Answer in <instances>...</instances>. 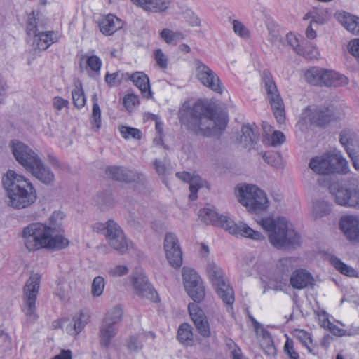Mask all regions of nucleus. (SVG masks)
I'll return each instance as SVG.
<instances>
[{"instance_id": "63", "label": "nucleus", "mask_w": 359, "mask_h": 359, "mask_svg": "<svg viewBox=\"0 0 359 359\" xmlns=\"http://www.w3.org/2000/svg\"><path fill=\"white\" fill-rule=\"evenodd\" d=\"M7 85L3 76L0 74V104L4 103V97L6 94Z\"/></svg>"}, {"instance_id": "15", "label": "nucleus", "mask_w": 359, "mask_h": 359, "mask_svg": "<svg viewBox=\"0 0 359 359\" xmlns=\"http://www.w3.org/2000/svg\"><path fill=\"white\" fill-rule=\"evenodd\" d=\"M110 247L119 254H125L128 250V241L121 226L113 219L107 221V231L104 234Z\"/></svg>"}, {"instance_id": "31", "label": "nucleus", "mask_w": 359, "mask_h": 359, "mask_svg": "<svg viewBox=\"0 0 359 359\" xmlns=\"http://www.w3.org/2000/svg\"><path fill=\"white\" fill-rule=\"evenodd\" d=\"M88 320L89 316L83 312L74 315L72 321L65 327L67 333L72 336H76L84 329Z\"/></svg>"}, {"instance_id": "4", "label": "nucleus", "mask_w": 359, "mask_h": 359, "mask_svg": "<svg viewBox=\"0 0 359 359\" xmlns=\"http://www.w3.org/2000/svg\"><path fill=\"white\" fill-rule=\"evenodd\" d=\"M13 154L16 161L34 177L45 185H52L55 175L39 155L25 144L18 142L13 144Z\"/></svg>"}, {"instance_id": "19", "label": "nucleus", "mask_w": 359, "mask_h": 359, "mask_svg": "<svg viewBox=\"0 0 359 359\" xmlns=\"http://www.w3.org/2000/svg\"><path fill=\"white\" fill-rule=\"evenodd\" d=\"M164 250L166 258L174 268H180L182 264V252L177 236L167 233L164 238Z\"/></svg>"}, {"instance_id": "32", "label": "nucleus", "mask_w": 359, "mask_h": 359, "mask_svg": "<svg viewBox=\"0 0 359 359\" xmlns=\"http://www.w3.org/2000/svg\"><path fill=\"white\" fill-rule=\"evenodd\" d=\"M177 340L184 346H193L196 344V339L193 333V327L187 323H182L177 330Z\"/></svg>"}, {"instance_id": "38", "label": "nucleus", "mask_w": 359, "mask_h": 359, "mask_svg": "<svg viewBox=\"0 0 359 359\" xmlns=\"http://www.w3.org/2000/svg\"><path fill=\"white\" fill-rule=\"evenodd\" d=\"M331 205L324 200H318L313 205L312 214L315 218H320L329 215Z\"/></svg>"}, {"instance_id": "10", "label": "nucleus", "mask_w": 359, "mask_h": 359, "mask_svg": "<svg viewBox=\"0 0 359 359\" xmlns=\"http://www.w3.org/2000/svg\"><path fill=\"white\" fill-rule=\"evenodd\" d=\"M207 273L219 297L231 309L234 302L233 288L226 283L221 268L213 262L207 265Z\"/></svg>"}, {"instance_id": "20", "label": "nucleus", "mask_w": 359, "mask_h": 359, "mask_svg": "<svg viewBox=\"0 0 359 359\" xmlns=\"http://www.w3.org/2000/svg\"><path fill=\"white\" fill-rule=\"evenodd\" d=\"M190 317L198 331L205 338L211 336L210 324L204 311L196 303H190L188 305Z\"/></svg>"}, {"instance_id": "18", "label": "nucleus", "mask_w": 359, "mask_h": 359, "mask_svg": "<svg viewBox=\"0 0 359 359\" xmlns=\"http://www.w3.org/2000/svg\"><path fill=\"white\" fill-rule=\"evenodd\" d=\"M133 285L139 296L145 297L153 302L158 301L156 291L148 281V278L142 269H136L131 276Z\"/></svg>"}, {"instance_id": "9", "label": "nucleus", "mask_w": 359, "mask_h": 359, "mask_svg": "<svg viewBox=\"0 0 359 359\" xmlns=\"http://www.w3.org/2000/svg\"><path fill=\"white\" fill-rule=\"evenodd\" d=\"M123 310L117 305L107 311L99 327L100 344L102 347L109 348L111 340L118 332V324L122 320Z\"/></svg>"}, {"instance_id": "39", "label": "nucleus", "mask_w": 359, "mask_h": 359, "mask_svg": "<svg viewBox=\"0 0 359 359\" xmlns=\"http://www.w3.org/2000/svg\"><path fill=\"white\" fill-rule=\"evenodd\" d=\"M72 97L74 105L78 108L83 107L86 102V99L82 88V85L76 86L72 91Z\"/></svg>"}, {"instance_id": "40", "label": "nucleus", "mask_w": 359, "mask_h": 359, "mask_svg": "<svg viewBox=\"0 0 359 359\" xmlns=\"http://www.w3.org/2000/svg\"><path fill=\"white\" fill-rule=\"evenodd\" d=\"M39 18L35 16L34 11H32L30 14H29L26 29L27 35L34 36L35 34L39 32V27L43 28L42 25H39Z\"/></svg>"}, {"instance_id": "61", "label": "nucleus", "mask_w": 359, "mask_h": 359, "mask_svg": "<svg viewBox=\"0 0 359 359\" xmlns=\"http://www.w3.org/2000/svg\"><path fill=\"white\" fill-rule=\"evenodd\" d=\"M347 154L351 158L355 169L359 170V151H356V149H354L347 152Z\"/></svg>"}, {"instance_id": "8", "label": "nucleus", "mask_w": 359, "mask_h": 359, "mask_svg": "<svg viewBox=\"0 0 359 359\" xmlns=\"http://www.w3.org/2000/svg\"><path fill=\"white\" fill-rule=\"evenodd\" d=\"M238 201L251 212H259L269 206L266 193L255 185H246L238 189Z\"/></svg>"}, {"instance_id": "52", "label": "nucleus", "mask_w": 359, "mask_h": 359, "mask_svg": "<svg viewBox=\"0 0 359 359\" xmlns=\"http://www.w3.org/2000/svg\"><path fill=\"white\" fill-rule=\"evenodd\" d=\"M128 268L125 265H117L112 269L108 270L107 273L112 277L123 276L128 273Z\"/></svg>"}, {"instance_id": "57", "label": "nucleus", "mask_w": 359, "mask_h": 359, "mask_svg": "<svg viewBox=\"0 0 359 359\" xmlns=\"http://www.w3.org/2000/svg\"><path fill=\"white\" fill-rule=\"evenodd\" d=\"M311 19V22H315L319 25L324 24L325 20L323 18L320 17L317 11H311L307 13L304 17V20Z\"/></svg>"}, {"instance_id": "22", "label": "nucleus", "mask_w": 359, "mask_h": 359, "mask_svg": "<svg viewBox=\"0 0 359 359\" xmlns=\"http://www.w3.org/2000/svg\"><path fill=\"white\" fill-rule=\"evenodd\" d=\"M339 225L349 241L359 242V217L354 215L343 217Z\"/></svg>"}, {"instance_id": "7", "label": "nucleus", "mask_w": 359, "mask_h": 359, "mask_svg": "<svg viewBox=\"0 0 359 359\" xmlns=\"http://www.w3.org/2000/svg\"><path fill=\"white\" fill-rule=\"evenodd\" d=\"M309 167L318 175L335 172L346 174L349 169L348 161L341 155L330 152L313 157L310 160Z\"/></svg>"}, {"instance_id": "30", "label": "nucleus", "mask_w": 359, "mask_h": 359, "mask_svg": "<svg viewBox=\"0 0 359 359\" xmlns=\"http://www.w3.org/2000/svg\"><path fill=\"white\" fill-rule=\"evenodd\" d=\"M339 142L346 152L351 151L359 145V135L353 128H345L340 133Z\"/></svg>"}, {"instance_id": "36", "label": "nucleus", "mask_w": 359, "mask_h": 359, "mask_svg": "<svg viewBox=\"0 0 359 359\" xmlns=\"http://www.w3.org/2000/svg\"><path fill=\"white\" fill-rule=\"evenodd\" d=\"M332 264L334 268L338 270L341 273L349 277L358 276V272L351 266H348L344 263L340 259L337 257H332L330 259Z\"/></svg>"}, {"instance_id": "54", "label": "nucleus", "mask_w": 359, "mask_h": 359, "mask_svg": "<svg viewBox=\"0 0 359 359\" xmlns=\"http://www.w3.org/2000/svg\"><path fill=\"white\" fill-rule=\"evenodd\" d=\"M138 103L139 97L134 94H127L123 98V104L127 109H132Z\"/></svg>"}, {"instance_id": "51", "label": "nucleus", "mask_w": 359, "mask_h": 359, "mask_svg": "<svg viewBox=\"0 0 359 359\" xmlns=\"http://www.w3.org/2000/svg\"><path fill=\"white\" fill-rule=\"evenodd\" d=\"M154 58L157 65L161 69H166L168 67V57L163 53L161 49H157L154 51Z\"/></svg>"}, {"instance_id": "60", "label": "nucleus", "mask_w": 359, "mask_h": 359, "mask_svg": "<svg viewBox=\"0 0 359 359\" xmlns=\"http://www.w3.org/2000/svg\"><path fill=\"white\" fill-rule=\"evenodd\" d=\"M348 50L353 56L359 57V39H355L349 42Z\"/></svg>"}, {"instance_id": "6", "label": "nucleus", "mask_w": 359, "mask_h": 359, "mask_svg": "<svg viewBox=\"0 0 359 359\" xmlns=\"http://www.w3.org/2000/svg\"><path fill=\"white\" fill-rule=\"evenodd\" d=\"M199 216L206 224L220 226L236 236H240L255 241L265 240V236L261 232L255 231L245 223H235L229 216L219 214L215 210L201 209L199 211Z\"/></svg>"}, {"instance_id": "50", "label": "nucleus", "mask_w": 359, "mask_h": 359, "mask_svg": "<svg viewBox=\"0 0 359 359\" xmlns=\"http://www.w3.org/2000/svg\"><path fill=\"white\" fill-rule=\"evenodd\" d=\"M97 202L102 210L107 208V207L113 205L114 203V198L111 194L98 195Z\"/></svg>"}, {"instance_id": "35", "label": "nucleus", "mask_w": 359, "mask_h": 359, "mask_svg": "<svg viewBox=\"0 0 359 359\" xmlns=\"http://www.w3.org/2000/svg\"><path fill=\"white\" fill-rule=\"evenodd\" d=\"M160 36L168 45H176L177 41L184 39V35L180 32H174L165 28L160 32Z\"/></svg>"}, {"instance_id": "21", "label": "nucleus", "mask_w": 359, "mask_h": 359, "mask_svg": "<svg viewBox=\"0 0 359 359\" xmlns=\"http://www.w3.org/2000/svg\"><path fill=\"white\" fill-rule=\"evenodd\" d=\"M105 173L108 177L118 182L130 183L140 180L139 174L132 170H128L123 166H107Z\"/></svg>"}, {"instance_id": "24", "label": "nucleus", "mask_w": 359, "mask_h": 359, "mask_svg": "<svg viewBox=\"0 0 359 359\" xmlns=\"http://www.w3.org/2000/svg\"><path fill=\"white\" fill-rule=\"evenodd\" d=\"M320 85L325 86H341L348 83V79L337 72L320 68Z\"/></svg>"}, {"instance_id": "25", "label": "nucleus", "mask_w": 359, "mask_h": 359, "mask_svg": "<svg viewBox=\"0 0 359 359\" xmlns=\"http://www.w3.org/2000/svg\"><path fill=\"white\" fill-rule=\"evenodd\" d=\"M240 142L245 148H254L259 140V132L255 124H245L241 128Z\"/></svg>"}, {"instance_id": "55", "label": "nucleus", "mask_w": 359, "mask_h": 359, "mask_svg": "<svg viewBox=\"0 0 359 359\" xmlns=\"http://www.w3.org/2000/svg\"><path fill=\"white\" fill-rule=\"evenodd\" d=\"M285 141V136L281 131L276 130L271 135V145L273 147L280 145Z\"/></svg>"}, {"instance_id": "33", "label": "nucleus", "mask_w": 359, "mask_h": 359, "mask_svg": "<svg viewBox=\"0 0 359 359\" xmlns=\"http://www.w3.org/2000/svg\"><path fill=\"white\" fill-rule=\"evenodd\" d=\"M54 34L53 31L39 32L34 36L33 47L40 50H46L56 41L53 38Z\"/></svg>"}, {"instance_id": "13", "label": "nucleus", "mask_w": 359, "mask_h": 359, "mask_svg": "<svg viewBox=\"0 0 359 359\" xmlns=\"http://www.w3.org/2000/svg\"><path fill=\"white\" fill-rule=\"evenodd\" d=\"M194 64L196 78L201 83L212 91L222 94L224 90V86L218 75L200 60H194Z\"/></svg>"}, {"instance_id": "47", "label": "nucleus", "mask_w": 359, "mask_h": 359, "mask_svg": "<svg viewBox=\"0 0 359 359\" xmlns=\"http://www.w3.org/2000/svg\"><path fill=\"white\" fill-rule=\"evenodd\" d=\"M86 59V64L88 67L94 72L100 73L102 67V60L97 55L88 56L87 55H82V59Z\"/></svg>"}, {"instance_id": "45", "label": "nucleus", "mask_w": 359, "mask_h": 359, "mask_svg": "<svg viewBox=\"0 0 359 359\" xmlns=\"http://www.w3.org/2000/svg\"><path fill=\"white\" fill-rule=\"evenodd\" d=\"M119 131L124 139L130 137L140 140L142 138V131L137 128L122 126L119 128Z\"/></svg>"}, {"instance_id": "42", "label": "nucleus", "mask_w": 359, "mask_h": 359, "mask_svg": "<svg viewBox=\"0 0 359 359\" xmlns=\"http://www.w3.org/2000/svg\"><path fill=\"white\" fill-rule=\"evenodd\" d=\"M305 79L308 83L313 86L320 85V68L313 67L305 73Z\"/></svg>"}, {"instance_id": "23", "label": "nucleus", "mask_w": 359, "mask_h": 359, "mask_svg": "<svg viewBox=\"0 0 359 359\" xmlns=\"http://www.w3.org/2000/svg\"><path fill=\"white\" fill-rule=\"evenodd\" d=\"M313 283L314 278L312 274L303 269L294 270L290 278V285L296 290H302L312 286Z\"/></svg>"}, {"instance_id": "64", "label": "nucleus", "mask_w": 359, "mask_h": 359, "mask_svg": "<svg viewBox=\"0 0 359 359\" xmlns=\"http://www.w3.org/2000/svg\"><path fill=\"white\" fill-rule=\"evenodd\" d=\"M276 154L273 153H264L263 154V158L264 160L269 165H271L272 166H276Z\"/></svg>"}, {"instance_id": "44", "label": "nucleus", "mask_w": 359, "mask_h": 359, "mask_svg": "<svg viewBox=\"0 0 359 359\" xmlns=\"http://www.w3.org/2000/svg\"><path fill=\"white\" fill-rule=\"evenodd\" d=\"M105 287V280L102 276H96L91 285V293L93 297H100Z\"/></svg>"}, {"instance_id": "3", "label": "nucleus", "mask_w": 359, "mask_h": 359, "mask_svg": "<svg viewBox=\"0 0 359 359\" xmlns=\"http://www.w3.org/2000/svg\"><path fill=\"white\" fill-rule=\"evenodd\" d=\"M6 191L8 205L16 210L27 208L37 200V191L30 180L15 171L9 170L2 177Z\"/></svg>"}, {"instance_id": "14", "label": "nucleus", "mask_w": 359, "mask_h": 359, "mask_svg": "<svg viewBox=\"0 0 359 359\" xmlns=\"http://www.w3.org/2000/svg\"><path fill=\"white\" fill-rule=\"evenodd\" d=\"M182 277L188 295L194 302H201L205 296V287L198 274L194 269L184 267Z\"/></svg>"}, {"instance_id": "26", "label": "nucleus", "mask_w": 359, "mask_h": 359, "mask_svg": "<svg viewBox=\"0 0 359 359\" xmlns=\"http://www.w3.org/2000/svg\"><path fill=\"white\" fill-rule=\"evenodd\" d=\"M133 3L144 11L152 13L165 11L172 4L170 0H131Z\"/></svg>"}, {"instance_id": "2", "label": "nucleus", "mask_w": 359, "mask_h": 359, "mask_svg": "<svg viewBox=\"0 0 359 359\" xmlns=\"http://www.w3.org/2000/svg\"><path fill=\"white\" fill-rule=\"evenodd\" d=\"M54 229L41 222L31 223L23 228L22 237L29 252L46 249L57 251L67 248L69 241L61 234L54 235Z\"/></svg>"}, {"instance_id": "12", "label": "nucleus", "mask_w": 359, "mask_h": 359, "mask_svg": "<svg viewBox=\"0 0 359 359\" xmlns=\"http://www.w3.org/2000/svg\"><path fill=\"white\" fill-rule=\"evenodd\" d=\"M263 81L273 114L278 123L282 124L285 120L284 103L269 72L264 71Z\"/></svg>"}, {"instance_id": "48", "label": "nucleus", "mask_w": 359, "mask_h": 359, "mask_svg": "<svg viewBox=\"0 0 359 359\" xmlns=\"http://www.w3.org/2000/svg\"><path fill=\"white\" fill-rule=\"evenodd\" d=\"M123 79V73L121 71L116 72L114 73H107L105 75L106 83L111 86H114L121 83Z\"/></svg>"}, {"instance_id": "53", "label": "nucleus", "mask_w": 359, "mask_h": 359, "mask_svg": "<svg viewBox=\"0 0 359 359\" xmlns=\"http://www.w3.org/2000/svg\"><path fill=\"white\" fill-rule=\"evenodd\" d=\"M127 346L130 351H138L142 348L143 344L140 340L138 336H131L129 339Z\"/></svg>"}, {"instance_id": "16", "label": "nucleus", "mask_w": 359, "mask_h": 359, "mask_svg": "<svg viewBox=\"0 0 359 359\" xmlns=\"http://www.w3.org/2000/svg\"><path fill=\"white\" fill-rule=\"evenodd\" d=\"M330 192L334 196L337 204L359 208V187L351 190L339 183H332L329 187Z\"/></svg>"}, {"instance_id": "59", "label": "nucleus", "mask_w": 359, "mask_h": 359, "mask_svg": "<svg viewBox=\"0 0 359 359\" xmlns=\"http://www.w3.org/2000/svg\"><path fill=\"white\" fill-rule=\"evenodd\" d=\"M186 18L187 22L192 27H198L201 25V20L199 18L191 11L187 13Z\"/></svg>"}, {"instance_id": "46", "label": "nucleus", "mask_w": 359, "mask_h": 359, "mask_svg": "<svg viewBox=\"0 0 359 359\" xmlns=\"http://www.w3.org/2000/svg\"><path fill=\"white\" fill-rule=\"evenodd\" d=\"M232 25L233 30L236 35L245 39H248L250 37V32L249 29L243 22L238 20H233Z\"/></svg>"}, {"instance_id": "27", "label": "nucleus", "mask_w": 359, "mask_h": 359, "mask_svg": "<svg viewBox=\"0 0 359 359\" xmlns=\"http://www.w3.org/2000/svg\"><path fill=\"white\" fill-rule=\"evenodd\" d=\"M335 16L347 31L353 34L359 35V17L345 11L337 12Z\"/></svg>"}, {"instance_id": "11", "label": "nucleus", "mask_w": 359, "mask_h": 359, "mask_svg": "<svg viewBox=\"0 0 359 359\" xmlns=\"http://www.w3.org/2000/svg\"><path fill=\"white\" fill-rule=\"evenodd\" d=\"M41 276L39 273L32 274L27 280L22 294V300L25 306V314L27 317L34 320L38 318L36 313V302L40 287Z\"/></svg>"}, {"instance_id": "1", "label": "nucleus", "mask_w": 359, "mask_h": 359, "mask_svg": "<svg viewBox=\"0 0 359 359\" xmlns=\"http://www.w3.org/2000/svg\"><path fill=\"white\" fill-rule=\"evenodd\" d=\"M180 121L196 135L211 137L225 130L228 119L225 114L208 100H198L191 107H184Z\"/></svg>"}, {"instance_id": "37", "label": "nucleus", "mask_w": 359, "mask_h": 359, "mask_svg": "<svg viewBox=\"0 0 359 359\" xmlns=\"http://www.w3.org/2000/svg\"><path fill=\"white\" fill-rule=\"evenodd\" d=\"M92 100L93 102V104L92 109V115L90 118V123L93 129H95V130H98L102 126L101 109L97 103V98L96 95L93 96Z\"/></svg>"}, {"instance_id": "5", "label": "nucleus", "mask_w": 359, "mask_h": 359, "mask_svg": "<svg viewBox=\"0 0 359 359\" xmlns=\"http://www.w3.org/2000/svg\"><path fill=\"white\" fill-rule=\"evenodd\" d=\"M257 222L269 232L271 244L277 249L287 246L299 245L301 236L294 229L290 228L287 220L284 217L274 219L271 217H261Z\"/></svg>"}, {"instance_id": "49", "label": "nucleus", "mask_w": 359, "mask_h": 359, "mask_svg": "<svg viewBox=\"0 0 359 359\" xmlns=\"http://www.w3.org/2000/svg\"><path fill=\"white\" fill-rule=\"evenodd\" d=\"M287 40L288 43L294 48V51L299 55H304V51L302 47L299 45L298 39L297 36L289 33L287 34Z\"/></svg>"}, {"instance_id": "56", "label": "nucleus", "mask_w": 359, "mask_h": 359, "mask_svg": "<svg viewBox=\"0 0 359 359\" xmlns=\"http://www.w3.org/2000/svg\"><path fill=\"white\" fill-rule=\"evenodd\" d=\"M198 180V179L195 178L189 182L190 194L189 198L191 201H195L198 198L197 193L200 188V185L197 183Z\"/></svg>"}, {"instance_id": "34", "label": "nucleus", "mask_w": 359, "mask_h": 359, "mask_svg": "<svg viewBox=\"0 0 359 359\" xmlns=\"http://www.w3.org/2000/svg\"><path fill=\"white\" fill-rule=\"evenodd\" d=\"M294 337L307 348L308 351L313 354H318V349L315 346H313L312 336L310 332L304 330H295L293 332Z\"/></svg>"}, {"instance_id": "58", "label": "nucleus", "mask_w": 359, "mask_h": 359, "mask_svg": "<svg viewBox=\"0 0 359 359\" xmlns=\"http://www.w3.org/2000/svg\"><path fill=\"white\" fill-rule=\"evenodd\" d=\"M68 105L69 101L67 100H65L62 97L56 96L53 98V106L58 111L62 110L64 107H67Z\"/></svg>"}, {"instance_id": "28", "label": "nucleus", "mask_w": 359, "mask_h": 359, "mask_svg": "<svg viewBox=\"0 0 359 359\" xmlns=\"http://www.w3.org/2000/svg\"><path fill=\"white\" fill-rule=\"evenodd\" d=\"M123 25V21L112 14L106 15L99 22L100 32L107 36L112 35L115 32L122 28Z\"/></svg>"}, {"instance_id": "43", "label": "nucleus", "mask_w": 359, "mask_h": 359, "mask_svg": "<svg viewBox=\"0 0 359 359\" xmlns=\"http://www.w3.org/2000/svg\"><path fill=\"white\" fill-rule=\"evenodd\" d=\"M283 353L287 359H299L300 356L294 347V343L292 339L287 337L283 346Z\"/></svg>"}, {"instance_id": "17", "label": "nucleus", "mask_w": 359, "mask_h": 359, "mask_svg": "<svg viewBox=\"0 0 359 359\" xmlns=\"http://www.w3.org/2000/svg\"><path fill=\"white\" fill-rule=\"evenodd\" d=\"M305 114L311 125L320 128L325 127L337 118L332 105L306 107Z\"/></svg>"}, {"instance_id": "41", "label": "nucleus", "mask_w": 359, "mask_h": 359, "mask_svg": "<svg viewBox=\"0 0 359 359\" xmlns=\"http://www.w3.org/2000/svg\"><path fill=\"white\" fill-rule=\"evenodd\" d=\"M295 262L296 259L293 257L282 258L277 264V269L283 275H287L294 269Z\"/></svg>"}, {"instance_id": "62", "label": "nucleus", "mask_w": 359, "mask_h": 359, "mask_svg": "<svg viewBox=\"0 0 359 359\" xmlns=\"http://www.w3.org/2000/svg\"><path fill=\"white\" fill-rule=\"evenodd\" d=\"M334 335L337 337H342L346 335V331L342 328L339 327L334 323H330L327 328Z\"/></svg>"}, {"instance_id": "29", "label": "nucleus", "mask_w": 359, "mask_h": 359, "mask_svg": "<svg viewBox=\"0 0 359 359\" xmlns=\"http://www.w3.org/2000/svg\"><path fill=\"white\" fill-rule=\"evenodd\" d=\"M130 80L137 87L144 98L149 99L152 97L149 79L148 76L142 72H137L130 75Z\"/></svg>"}]
</instances>
